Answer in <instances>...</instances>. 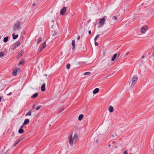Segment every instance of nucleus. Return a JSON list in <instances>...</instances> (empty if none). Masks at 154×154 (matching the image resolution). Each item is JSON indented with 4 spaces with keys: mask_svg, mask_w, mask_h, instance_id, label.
I'll return each mask as SVG.
<instances>
[{
    "mask_svg": "<svg viewBox=\"0 0 154 154\" xmlns=\"http://www.w3.org/2000/svg\"><path fill=\"white\" fill-rule=\"evenodd\" d=\"M22 23V21H19V20L17 21L15 23L14 26H13L14 31H18L19 30V29H21V28L20 27V26Z\"/></svg>",
    "mask_w": 154,
    "mask_h": 154,
    "instance_id": "f257e3e1",
    "label": "nucleus"
},
{
    "mask_svg": "<svg viewBox=\"0 0 154 154\" xmlns=\"http://www.w3.org/2000/svg\"><path fill=\"white\" fill-rule=\"evenodd\" d=\"M107 17L106 16H104L103 17L100 19L99 22V24L101 26H103L106 20L107 19Z\"/></svg>",
    "mask_w": 154,
    "mask_h": 154,
    "instance_id": "f03ea898",
    "label": "nucleus"
},
{
    "mask_svg": "<svg viewBox=\"0 0 154 154\" xmlns=\"http://www.w3.org/2000/svg\"><path fill=\"white\" fill-rule=\"evenodd\" d=\"M68 139L70 145L71 146L73 144V141L74 140H73V138H72V134L71 133H70V134H69V135Z\"/></svg>",
    "mask_w": 154,
    "mask_h": 154,
    "instance_id": "7ed1b4c3",
    "label": "nucleus"
},
{
    "mask_svg": "<svg viewBox=\"0 0 154 154\" xmlns=\"http://www.w3.org/2000/svg\"><path fill=\"white\" fill-rule=\"evenodd\" d=\"M138 78L136 77H133L132 79V84L131 87L133 86L136 83L137 81Z\"/></svg>",
    "mask_w": 154,
    "mask_h": 154,
    "instance_id": "20e7f679",
    "label": "nucleus"
},
{
    "mask_svg": "<svg viewBox=\"0 0 154 154\" xmlns=\"http://www.w3.org/2000/svg\"><path fill=\"white\" fill-rule=\"evenodd\" d=\"M66 11V7H63L60 10V14L61 15H64Z\"/></svg>",
    "mask_w": 154,
    "mask_h": 154,
    "instance_id": "39448f33",
    "label": "nucleus"
},
{
    "mask_svg": "<svg viewBox=\"0 0 154 154\" xmlns=\"http://www.w3.org/2000/svg\"><path fill=\"white\" fill-rule=\"evenodd\" d=\"M24 53V50H22L19 53H18L17 59H19L22 56L23 54Z\"/></svg>",
    "mask_w": 154,
    "mask_h": 154,
    "instance_id": "423d86ee",
    "label": "nucleus"
},
{
    "mask_svg": "<svg viewBox=\"0 0 154 154\" xmlns=\"http://www.w3.org/2000/svg\"><path fill=\"white\" fill-rule=\"evenodd\" d=\"M46 42L45 41L43 43L42 45V46L40 48V52L42 51L43 50V49H44L46 47Z\"/></svg>",
    "mask_w": 154,
    "mask_h": 154,
    "instance_id": "0eeeda50",
    "label": "nucleus"
},
{
    "mask_svg": "<svg viewBox=\"0 0 154 154\" xmlns=\"http://www.w3.org/2000/svg\"><path fill=\"white\" fill-rule=\"evenodd\" d=\"M146 26H144L142 27L141 29V32L143 33H145L146 31Z\"/></svg>",
    "mask_w": 154,
    "mask_h": 154,
    "instance_id": "6e6552de",
    "label": "nucleus"
},
{
    "mask_svg": "<svg viewBox=\"0 0 154 154\" xmlns=\"http://www.w3.org/2000/svg\"><path fill=\"white\" fill-rule=\"evenodd\" d=\"M79 139L77 134L75 133L74 134L73 137V140L74 141L76 142Z\"/></svg>",
    "mask_w": 154,
    "mask_h": 154,
    "instance_id": "1a4fd4ad",
    "label": "nucleus"
},
{
    "mask_svg": "<svg viewBox=\"0 0 154 154\" xmlns=\"http://www.w3.org/2000/svg\"><path fill=\"white\" fill-rule=\"evenodd\" d=\"M45 84H43L41 86V90L42 91H45Z\"/></svg>",
    "mask_w": 154,
    "mask_h": 154,
    "instance_id": "9d476101",
    "label": "nucleus"
},
{
    "mask_svg": "<svg viewBox=\"0 0 154 154\" xmlns=\"http://www.w3.org/2000/svg\"><path fill=\"white\" fill-rule=\"evenodd\" d=\"M29 120L28 119H25L23 123V125H26L29 124Z\"/></svg>",
    "mask_w": 154,
    "mask_h": 154,
    "instance_id": "9b49d317",
    "label": "nucleus"
},
{
    "mask_svg": "<svg viewBox=\"0 0 154 154\" xmlns=\"http://www.w3.org/2000/svg\"><path fill=\"white\" fill-rule=\"evenodd\" d=\"M24 61L25 60L24 59H22L19 63L18 65L20 66L23 64L24 62Z\"/></svg>",
    "mask_w": 154,
    "mask_h": 154,
    "instance_id": "f8f14e48",
    "label": "nucleus"
},
{
    "mask_svg": "<svg viewBox=\"0 0 154 154\" xmlns=\"http://www.w3.org/2000/svg\"><path fill=\"white\" fill-rule=\"evenodd\" d=\"M17 69H14L12 74L14 76H16L17 75Z\"/></svg>",
    "mask_w": 154,
    "mask_h": 154,
    "instance_id": "ddd939ff",
    "label": "nucleus"
},
{
    "mask_svg": "<svg viewBox=\"0 0 154 154\" xmlns=\"http://www.w3.org/2000/svg\"><path fill=\"white\" fill-rule=\"evenodd\" d=\"M75 40H72V46L73 47L72 48V50H74L75 48Z\"/></svg>",
    "mask_w": 154,
    "mask_h": 154,
    "instance_id": "4468645a",
    "label": "nucleus"
},
{
    "mask_svg": "<svg viewBox=\"0 0 154 154\" xmlns=\"http://www.w3.org/2000/svg\"><path fill=\"white\" fill-rule=\"evenodd\" d=\"M99 91V89L98 88H95L93 91V93L94 94H97Z\"/></svg>",
    "mask_w": 154,
    "mask_h": 154,
    "instance_id": "2eb2a0df",
    "label": "nucleus"
},
{
    "mask_svg": "<svg viewBox=\"0 0 154 154\" xmlns=\"http://www.w3.org/2000/svg\"><path fill=\"white\" fill-rule=\"evenodd\" d=\"M117 56V54H115L112 57L111 59V60L112 61H113L116 59V57Z\"/></svg>",
    "mask_w": 154,
    "mask_h": 154,
    "instance_id": "dca6fc26",
    "label": "nucleus"
},
{
    "mask_svg": "<svg viewBox=\"0 0 154 154\" xmlns=\"http://www.w3.org/2000/svg\"><path fill=\"white\" fill-rule=\"evenodd\" d=\"M38 95V93H35L32 96L31 98H34L37 97Z\"/></svg>",
    "mask_w": 154,
    "mask_h": 154,
    "instance_id": "f3484780",
    "label": "nucleus"
},
{
    "mask_svg": "<svg viewBox=\"0 0 154 154\" xmlns=\"http://www.w3.org/2000/svg\"><path fill=\"white\" fill-rule=\"evenodd\" d=\"M32 111L31 110H29L25 115L26 116H30L31 115Z\"/></svg>",
    "mask_w": 154,
    "mask_h": 154,
    "instance_id": "a211bd4d",
    "label": "nucleus"
},
{
    "mask_svg": "<svg viewBox=\"0 0 154 154\" xmlns=\"http://www.w3.org/2000/svg\"><path fill=\"white\" fill-rule=\"evenodd\" d=\"M109 110L110 112H112L113 111V107L111 106H110L109 109Z\"/></svg>",
    "mask_w": 154,
    "mask_h": 154,
    "instance_id": "6ab92c4d",
    "label": "nucleus"
},
{
    "mask_svg": "<svg viewBox=\"0 0 154 154\" xmlns=\"http://www.w3.org/2000/svg\"><path fill=\"white\" fill-rule=\"evenodd\" d=\"M83 117V115L82 114L80 115L78 118V119L79 121H81Z\"/></svg>",
    "mask_w": 154,
    "mask_h": 154,
    "instance_id": "aec40b11",
    "label": "nucleus"
},
{
    "mask_svg": "<svg viewBox=\"0 0 154 154\" xmlns=\"http://www.w3.org/2000/svg\"><path fill=\"white\" fill-rule=\"evenodd\" d=\"M17 48V47L14 45V44H13L11 47V50L14 51Z\"/></svg>",
    "mask_w": 154,
    "mask_h": 154,
    "instance_id": "412c9836",
    "label": "nucleus"
},
{
    "mask_svg": "<svg viewBox=\"0 0 154 154\" xmlns=\"http://www.w3.org/2000/svg\"><path fill=\"white\" fill-rule=\"evenodd\" d=\"M14 45L17 47L19 46L20 45V42L19 41L16 42L14 44Z\"/></svg>",
    "mask_w": 154,
    "mask_h": 154,
    "instance_id": "4be33fe9",
    "label": "nucleus"
},
{
    "mask_svg": "<svg viewBox=\"0 0 154 154\" xmlns=\"http://www.w3.org/2000/svg\"><path fill=\"white\" fill-rule=\"evenodd\" d=\"M8 37L7 36L4 38V40H3V42L5 43H6L8 41Z\"/></svg>",
    "mask_w": 154,
    "mask_h": 154,
    "instance_id": "5701e85b",
    "label": "nucleus"
},
{
    "mask_svg": "<svg viewBox=\"0 0 154 154\" xmlns=\"http://www.w3.org/2000/svg\"><path fill=\"white\" fill-rule=\"evenodd\" d=\"M12 36H13V38L14 39H16L18 37V35H14V34H13Z\"/></svg>",
    "mask_w": 154,
    "mask_h": 154,
    "instance_id": "b1692460",
    "label": "nucleus"
},
{
    "mask_svg": "<svg viewBox=\"0 0 154 154\" xmlns=\"http://www.w3.org/2000/svg\"><path fill=\"white\" fill-rule=\"evenodd\" d=\"M22 139H21L18 140L16 142H15V143L13 145V146H15L19 143V142L20 140H21Z\"/></svg>",
    "mask_w": 154,
    "mask_h": 154,
    "instance_id": "393cba45",
    "label": "nucleus"
},
{
    "mask_svg": "<svg viewBox=\"0 0 154 154\" xmlns=\"http://www.w3.org/2000/svg\"><path fill=\"white\" fill-rule=\"evenodd\" d=\"M24 132V130L23 129H19L18 130V133L19 134H22Z\"/></svg>",
    "mask_w": 154,
    "mask_h": 154,
    "instance_id": "a878e982",
    "label": "nucleus"
},
{
    "mask_svg": "<svg viewBox=\"0 0 154 154\" xmlns=\"http://www.w3.org/2000/svg\"><path fill=\"white\" fill-rule=\"evenodd\" d=\"M42 41V39L41 38H39L38 39V41L37 42V44L39 43Z\"/></svg>",
    "mask_w": 154,
    "mask_h": 154,
    "instance_id": "bb28decb",
    "label": "nucleus"
},
{
    "mask_svg": "<svg viewBox=\"0 0 154 154\" xmlns=\"http://www.w3.org/2000/svg\"><path fill=\"white\" fill-rule=\"evenodd\" d=\"M4 53L2 52H0V57H4Z\"/></svg>",
    "mask_w": 154,
    "mask_h": 154,
    "instance_id": "cd10ccee",
    "label": "nucleus"
},
{
    "mask_svg": "<svg viewBox=\"0 0 154 154\" xmlns=\"http://www.w3.org/2000/svg\"><path fill=\"white\" fill-rule=\"evenodd\" d=\"M42 107V105H39L38 106H37L36 109V110H38L41 107Z\"/></svg>",
    "mask_w": 154,
    "mask_h": 154,
    "instance_id": "c85d7f7f",
    "label": "nucleus"
},
{
    "mask_svg": "<svg viewBox=\"0 0 154 154\" xmlns=\"http://www.w3.org/2000/svg\"><path fill=\"white\" fill-rule=\"evenodd\" d=\"M112 19L115 21H116L117 19V17L116 16H114L112 17Z\"/></svg>",
    "mask_w": 154,
    "mask_h": 154,
    "instance_id": "c756f323",
    "label": "nucleus"
},
{
    "mask_svg": "<svg viewBox=\"0 0 154 154\" xmlns=\"http://www.w3.org/2000/svg\"><path fill=\"white\" fill-rule=\"evenodd\" d=\"M91 74V72H85L84 73V75H90Z\"/></svg>",
    "mask_w": 154,
    "mask_h": 154,
    "instance_id": "7c9ffc66",
    "label": "nucleus"
},
{
    "mask_svg": "<svg viewBox=\"0 0 154 154\" xmlns=\"http://www.w3.org/2000/svg\"><path fill=\"white\" fill-rule=\"evenodd\" d=\"M70 64L69 63H68L66 66V68L68 69H69L70 67Z\"/></svg>",
    "mask_w": 154,
    "mask_h": 154,
    "instance_id": "2f4dec72",
    "label": "nucleus"
},
{
    "mask_svg": "<svg viewBox=\"0 0 154 154\" xmlns=\"http://www.w3.org/2000/svg\"><path fill=\"white\" fill-rule=\"evenodd\" d=\"M121 54V53L120 52H119L118 53V54H117V59L119 57V56Z\"/></svg>",
    "mask_w": 154,
    "mask_h": 154,
    "instance_id": "473e14b6",
    "label": "nucleus"
},
{
    "mask_svg": "<svg viewBox=\"0 0 154 154\" xmlns=\"http://www.w3.org/2000/svg\"><path fill=\"white\" fill-rule=\"evenodd\" d=\"M64 110V108H61V109H60V110H59V112H62Z\"/></svg>",
    "mask_w": 154,
    "mask_h": 154,
    "instance_id": "72a5a7b5",
    "label": "nucleus"
},
{
    "mask_svg": "<svg viewBox=\"0 0 154 154\" xmlns=\"http://www.w3.org/2000/svg\"><path fill=\"white\" fill-rule=\"evenodd\" d=\"M94 44L95 46H97L98 45V44L96 41L95 42Z\"/></svg>",
    "mask_w": 154,
    "mask_h": 154,
    "instance_id": "f704fd0d",
    "label": "nucleus"
},
{
    "mask_svg": "<svg viewBox=\"0 0 154 154\" xmlns=\"http://www.w3.org/2000/svg\"><path fill=\"white\" fill-rule=\"evenodd\" d=\"M124 154H128V153L127 152V151L125 150L123 153Z\"/></svg>",
    "mask_w": 154,
    "mask_h": 154,
    "instance_id": "c9c22d12",
    "label": "nucleus"
},
{
    "mask_svg": "<svg viewBox=\"0 0 154 154\" xmlns=\"http://www.w3.org/2000/svg\"><path fill=\"white\" fill-rule=\"evenodd\" d=\"M100 35L99 34H97L96 36H95L97 38H99L100 36Z\"/></svg>",
    "mask_w": 154,
    "mask_h": 154,
    "instance_id": "e433bc0d",
    "label": "nucleus"
},
{
    "mask_svg": "<svg viewBox=\"0 0 154 154\" xmlns=\"http://www.w3.org/2000/svg\"><path fill=\"white\" fill-rule=\"evenodd\" d=\"M12 92H10V93L7 94V95L8 96H10L12 94Z\"/></svg>",
    "mask_w": 154,
    "mask_h": 154,
    "instance_id": "4c0bfd02",
    "label": "nucleus"
},
{
    "mask_svg": "<svg viewBox=\"0 0 154 154\" xmlns=\"http://www.w3.org/2000/svg\"><path fill=\"white\" fill-rule=\"evenodd\" d=\"M80 36H78L77 38V39L78 40H79L80 39Z\"/></svg>",
    "mask_w": 154,
    "mask_h": 154,
    "instance_id": "58836bf2",
    "label": "nucleus"
},
{
    "mask_svg": "<svg viewBox=\"0 0 154 154\" xmlns=\"http://www.w3.org/2000/svg\"><path fill=\"white\" fill-rule=\"evenodd\" d=\"M23 126L24 125H23V124L20 126V129H23Z\"/></svg>",
    "mask_w": 154,
    "mask_h": 154,
    "instance_id": "ea45409f",
    "label": "nucleus"
},
{
    "mask_svg": "<svg viewBox=\"0 0 154 154\" xmlns=\"http://www.w3.org/2000/svg\"><path fill=\"white\" fill-rule=\"evenodd\" d=\"M97 39V38L96 37H95L94 39V41L95 42L96 41Z\"/></svg>",
    "mask_w": 154,
    "mask_h": 154,
    "instance_id": "a19ab883",
    "label": "nucleus"
},
{
    "mask_svg": "<svg viewBox=\"0 0 154 154\" xmlns=\"http://www.w3.org/2000/svg\"><path fill=\"white\" fill-rule=\"evenodd\" d=\"M88 33L89 34H90L91 33V30L88 31Z\"/></svg>",
    "mask_w": 154,
    "mask_h": 154,
    "instance_id": "79ce46f5",
    "label": "nucleus"
},
{
    "mask_svg": "<svg viewBox=\"0 0 154 154\" xmlns=\"http://www.w3.org/2000/svg\"><path fill=\"white\" fill-rule=\"evenodd\" d=\"M35 3H33L32 4V6L33 7H34V6H35Z\"/></svg>",
    "mask_w": 154,
    "mask_h": 154,
    "instance_id": "37998d69",
    "label": "nucleus"
},
{
    "mask_svg": "<svg viewBox=\"0 0 154 154\" xmlns=\"http://www.w3.org/2000/svg\"><path fill=\"white\" fill-rule=\"evenodd\" d=\"M152 56L154 57V52L152 54Z\"/></svg>",
    "mask_w": 154,
    "mask_h": 154,
    "instance_id": "c03bdc74",
    "label": "nucleus"
},
{
    "mask_svg": "<svg viewBox=\"0 0 154 154\" xmlns=\"http://www.w3.org/2000/svg\"><path fill=\"white\" fill-rule=\"evenodd\" d=\"M111 143L112 144L115 143V142L114 141H112V142Z\"/></svg>",
    "mask_w": 154,
    "mask_h": 154,
    "instance_id": "a18cd8bd",
    "label": "nucleus"
},
{
    "mask_svg": "<svg viewBox=\"0 0 154 154\" xmlns=\"http://www.w3.org/2000/svg\"><path fill=\"white\" fill-rule=\"evenodd\" d=\"M129 54V52H128L126 54V55H128Z\"/></svg>",
    "mask_w": 154,
    "mask_h": 154,
    "instance_id": "49530a36",
    "label": "nucleus"
},
{
    "mask_svg": "<svg viewBox=\"0 0 154 154\" xmlns=\"http://www.w3.org/2000/svg\"><path fill=\"white\" fill-rule=\"evenodd\" d=\"M96 143H97L98 142V140H97L96 141Z\"/></svg>",
    "mask_w": 154,
    "mask_h": 154,
    "instance_id": "de8ad7c7",
    "label": "nucleus"
},
{
    "mask_svg": "<svg viewBox=\"0 0 154 154\" xmlns=\"http://www.w3.org/2000/svg\"><path fill=\"white\" fill-rule=\"evenodd\" d=\"M115 148H117V146H114Z\"/></svg>",
    "mask_w": 154,
    "mask_h": 154,
    "instance_id": "09e8293b",
    "label": "nucleus"
},
{
    "mask_svg": "<svg viewBox=\"0 0 154 154\" xmlns=\"http://www.w3.org/2000/svg\"><path fill=\"white\" fill-rule=\"evenodd\" d=\"M2 99L1 97L0 96V102H1V100H2Z\"/></svg>",
    "mask_w": 154,
    "mask_h": 154,
    "instance_id": "8fccbe9b",
    "label": "nucleus"
},
{
    "mask_svg": "<svg viewBox=\"0 0 154 154\" xmlns=\"http://www.w3.org/2000/svg\"><path fill=\"white\" fill-rule=\"evenodd\" d=\"M144 58V57L143 56L141 58Z\"/></svg>",
    "mask_w": 154,
    "mask_h": 154,
    "instance_id": "3c124183",
    "label": "nucleus"
},
{
    "mask_svg": "<svg viewBox=\"0 0 154 154\" xmlns=\"http://www.w3.org/2000/svg\"><path fill=\"white\" fill-rule=\"evenodd\" d=\"M13 135H14V133H13V134H12V136H13Z\"/></svg>",
    "mask_w": 154,
    "mask_h": 154,
    "instance_id": "603ef678",
    "label": "nucleus"
},
{
    "mask_svg": "<svg viewBox=\"0 0 154 154\" xmlns=\"http://www.w3.org/2000/svg\"><path fill=\"white\" fill-rule=\"evenodd\" d=\"M111 146V144H109V146Z\"/></svg>",
    "mask_w": 154,
    "mask_h": 154,
    "instance_id": "864d4df0",
    "label": "nucleus"
},
{
    "mask_svg": "<svg viewBox=\"0 0 154 154\" xmlns=\"http://www.w3.org/2000/svg\"><path fill=\"white\" fill-rule=\"evenodd\" d=\"M55 35H56V34H57V32H55Z\"/></svg>",
    "mask_w": 154,
    "mask_h": 154,
    "instance_id": "5fc2aeb1",
    "label": "nucleus"
},
{
    "mask_svg": "<svg viewBox=\"0 0 154 154\" xmlns=\"http://www.w3.org/2000/svg\"><path fill=\"white\" fill-rule=\"evenodd\" d=\"M129 154H132L131 153H130Z\"/></svg>",
    "mask_w": 154,
    "mask_h": 154,
    "instance_id": "6e6d98bb",
    "label": "nucleus"
}]
</instances>
